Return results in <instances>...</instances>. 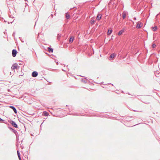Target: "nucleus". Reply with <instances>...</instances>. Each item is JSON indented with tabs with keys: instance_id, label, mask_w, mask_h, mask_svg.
I'll return each instance as SVG.
<instances>
[{
	"instance_id": "1",
	"label": "nucleus",
	"mask_w": 160,
	"mask_h": 160,
	"mask_svg": "<svg viewBox=\"0 0 160 160\" xmlns=\"http://www.w3.org/2000/svg\"><path fill=\"white\" fill-rule=\"evenodd\" d=\"M17 52L16 50L15 49L13 50H12V56L13 57H15L16 56Z\"/></svg>"
},
{
	"instance_id": "2",
	"label": "nucleus",
	"mask_w": 160,
	"mask_h": 160,
	"mask_svg": "<svg viewBox=\"0 0 160 160\" xmlns=\"http://www.w3.org/2000/svg\"><path fill=\"white\" fill-rule=\"evenodd\" d=\"M38 75V73L36 71H34L32 73V76L34 77H36Z\"/></svg>"
},
{
	"instance_id": "3",
	"label": "nucleus",
	"mask_w": 160,
	"mask_h": 160,
	"mask_svg": "<svg viewBox=\"0 0 160 160\" xmlns=\"http://www.w3.org/2000/svg\"><path fill=\"white\" fill-rule=\"evenodd\" d=\"M116 55L115 53H113L109 57V60L112 59Z\"/></svg>"
},
{
	"instance_id": "4",
	"label": "nucleus",
	"mask_w": 160,
	"mask_h": 160,
	"mask_svg": "<svg viewBox=\"0 0 160 160\" xmlns=\"http://www.w3.org/2000/svg\"><path fill=\"white\" fill-rule=\"evenodd\" d=\"M142 26V23H138L136 26V28H139Z\"/></svg>"
},
{
	"instance_id": "5",
	"label": "nucleus",
	"mask_w": 160,
	"mask_h": 160,
	"mask_svg": "<svg viewBox=\"0 0 160 160\" xmlns=\"http://www.w3.org/2000/svg\"><path fill=\"white\" fill-rule=\"evenodd\" d=\"M74 37L73 36H72L70 37L69 40V42L70 43H72V42L73 41V40L74 39Z\"/></svg>"
},
{
	"instance_id": "6",
	"label": "nucleus",
	"mask_w": 160,
	"mask_h": 160,
	"mask_svg": "<svg viewBox=\"0 0 160 160\" xmlns=\"http://www.w3.org/2000/svg\"><path fill=\"white\" fill-rule=\"evenodd\" d=\"M18 68L17 65V64H14L12 66L11 68L12 69H15Z\"/></svg>"
},
{
	"instance_id": "7",
	"label": "nucleus",
	"mask_w": 160,
	"mask_h": 160,
	"mask_svg": "<svg viewBox=\"0 0 160 160\" xmlns=\"http://www.w3.org/2000/svg\"><path fill=\"white\" fill-rule=\"evenodd\" d=\"M9 107L10 108L12 109L15 113H17V110H16V108L13 106H10Z\"/></svg>"
},
{
	"instance_id": "8",
	"label": "nucleus",
	"mask_w": 160,
	"mask_h": 160,
	"mask_svg": "<svg viewBox=\"0 0 160 160\" xmlns=\"http://www.w3.org/2000/svg\"><path fill=\"white\" fill-rule=\"evenodd\" d=\"M101 16H101V14H98V15L97 17V18H96L98 20H99L101 19Z\"/></svg>"
},
{
	"instance_id": "9",
	"label": "nucleus",
	"mask_w": 160,
	"mask_h": 160,
	"mask_svg": "<svg viewBox=\"0 0 160 160\" xmlns=\"http://www.w3.org/2000/svg\"><path fill=\"white\" fill-rule=\"evenodd\" d=\"M48 52H53V49L52 48H51L49 47L48 48Z\"/></svg>"
},
{
	"instance_id": "10",
	"label": "nucleus",
	"mask_w": 160,
	"mask_h": 160,
	"mask_svg": "<svg viewBox=\"0 0 160 160\" xmlns=\"http://www.w3.org/2000/svg\"><path fill=\"white\" fill-rule=\"evenodd\" d=\"M12 125L15 128H18V125L17 124L15 123V122H12Z\"/></svg>"
},
{
	"instance_id": "11",
	"label": "nucleus",
	"mask_w": 160,
	"mask_h": 160,
	"mask_svg": "<svg viewBox=\"0 0 160 160\" xmlns=\"http://www.w3.org/2000/svg\"><path fill=\"white\" fill-rule=\"evenodd\" d=\"M124 32V30H121L120 31H119L118 33V35H121L123 32Z\"/></svg>"
},
{
	"instance_id": "12",
	"label": "nucleus",
	"mask_w": 160,
	"mask_h": 160,
	"mask_svg": "<svg viewBox=\"0 0 160 160\" xmlns=\"http://www.w3.org/2000/svg\"><path fill=\"white\" fill-rule=\"evenodd\" d=\"M122 18L124 19L126 18V13L125 12H123L122 13Z\"/></svg>"
},
{
	"instance_id": "13",
	"label": "nucleus",
	"mask_w": 160,
	"mask_h": 160,
	"mask_svg": "<svg viewBox=\"0 0 160 160\" xmlns=\"http://www.w3.org/2000/svg\"><path fill=\"white\" fill-rule=\"evenodd\" d=\"M112 32V30H109L108 32V34L109 35H110Z\"/></svg>"
},
{
	"instance_id": "14",
	"label": "nucleus",
	"mask_w": 160,
	"mask_h": 160,
	"mask_svg": "<svg viewBox=\"0 0 160 160\" xmlns=\"http://www.w3.org/2000/svg\"><path fill=\"white\" fill-rule=\"evenodd\" d=\"M17 153H18V156L20 160L21 159V158H20V153L18 151H17Z\"/></svg>"
},
{
	"instance_id": "15",
	"label": "nucleus",
	"mask_w": 160,
	"mask_h": 160,
	"mask_svg": "<svg viewBox=\"0 0 160 160\" xmlns=\"http://www.w3.org/2000/svg\"><path fill=\"white\" fill-rule=\"evenodd\" d=\"M66 17L67 19H68L70 18V15L68 14H66Z\"/></svg>"
},
{
	"instance_id": "16",
	"label": "nucleus",
	"mask_w": 160,
	"mask_h": 160,
	"mask_svg": "<svg viewBox=\"0 0 160 160\" xmlns=\"http://www.w3.org/2000/svg\"><path fill=\"white\" fill-rule=\"evenodd\" d=\"M95 22V21L93 20H92L90 21V22L91 24H93Z\"/></svg>"
},
{
	"instance_id": "17",
	"label": "nucleus",
	"mask_w": 160,
	"mask_h": 160,
	"mask_svg": "<svg viewBox=\"0 0 160 160\" xmlns=\"http://www.w3.org/2000/svg\"><path fill=\"white\" fill-rule=\"evenodd\" d=\"M152 29L153 30V31H155L157 29V27H153Z\"/></svg>"
},
{
	"instance_id": "18",
	"label": "nucleus",
	"mask_w": 160,
	"mask_h": 160,
	"mask_svg": "<svg viewBox=\"0 0 160 160\" xmlns=\"http://www.w3.org/2000/svg\"><path fill=\"white\" fill-rule=\"evenodd\" d=\"M43 113L45 116H47L48 115V113L46 112H44Z\"/></svg>"
},
{
	"instance_id": "19",
	"label": "nucleus",
	"mask_w": 160,
	"mask_h": 160,
	"mask_svg": "<svg viewBox=\"0 0 160 160\" xmlns=\"http://www.w3.org/2000/svg\"><path fill=\"white\" fill-rule=\"evenodd\" d=\"M152 47L153 48H154L155 47H156V45L155 44H153L152 45Z\"/></svg>"
},
{
	"instance_id": "20",
	"label": "nucleus",
	"mask_w": 160,
	"mask_h": 160,
	"mask_svg": "<svg viewBox=\"0 0 160 160\" xmlns=\"http://www.w3.org/2000/svg\"><path fill=\"white\" fill-rule=\"evenodd\" d=\"M2 120L1 118H0V121H2Z\"/></svg>"
}]
</instances>
